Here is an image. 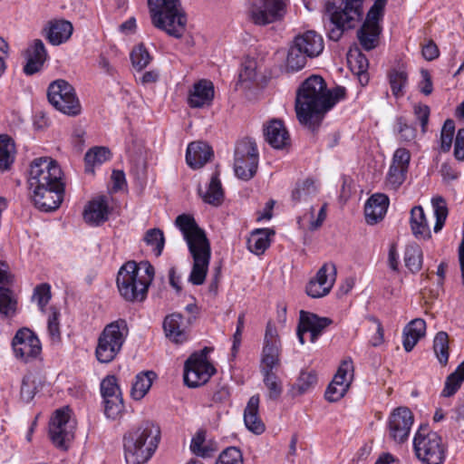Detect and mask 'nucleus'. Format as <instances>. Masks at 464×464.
I'll return each mask as SVG.
<instances>
[{
    "label": "nucleus",
    "mask_w": 464,
    "mask_h": 464,
    "mask_svg": "<svg viewBox=\"0 0 464 464\" xmlns=\"http://www.w3.org/2000/svg\"><path fill=\"white\" fill-rule=\"evenodd\" d=\"M144 241L152 247L156 256H160L164 247V235L159 228L149 229L145 236Z\"/></svg>",
    "instance_id": "nucleus-50"
},
{
    "label": "nucleus",
    "mask_w": 464,
    "mask_h": 464,
    "mask_svg": "<svg viewBox=\"0 0 464 464\" xmlns=\"http://www.w3.org/2000/svg\"><path fill=\"white\" fill-rule=\"evenodd\" d=\"M110 158L111 151L105 147H94L89 150L84 157L86 171L92 172V167L95 165H101L110 160Z\"/></svg>",
    "instance_id": "nucleus-43"
},
{
    "label": "nucleus",
    "mask_w": 464,
    "mask_h": 464,
    "mask_svg": "<svg viewBox=\"0 0 464 464\" xmlns=\"http://www.w3.org/2000/svg\"><path fill=\"white\" fill-rule=\"evenodd\" d=\"M44 32V36L50 44L60 45L70 39L73 26L71 22L64 19L53 20L49 22Z\"/></svg>",
    "instance_id": "nucleus-24"
},
{
    "label": "nucleus",
    "mask_w": 464,
    "mask_h": 464,
    "mask_svg": "<svg viewBox=\"0 0 464 464\" xmlns=\"http://www.w3.org/2000/svg\"><path fill=\"white\" fill-rule=\"evenodd\" d=\"M215 95L214 84L208 80H199L195 82L188 95V104L190 108L198 109L211 105Z\"/></svg>",
    "instance_id": "nucleus-20"
},
{
    "label": "nucleus",
    "mask_w": 464,
    "mask_h": 464,
    "mask_svg": "<svg viewBox=\"0 0 464 464\" xmlns=\"http://www.w3.org/2000/svg\"><path fill=\"white\" fill-rule=\"evenodd\" d=\"M151 60L152 57L143 44L136 45L130 53L132 66L139 72L146 68Z\"/></svg>",
    "instance_id": "nucleus-46"
},
{
    "label": "nucleus",
    "mask_w": 464,
    "mask_h": 464,
    "mask_svg": "<svg viewBox=\"0 0 464 464\" xmlns=\"http://www.w3.org/2000/svg\"><path fill=\"white\" fill-rule=\"evenodd\" d=\"M309 57L306 55L300 48H298L295 44H292L289 49L287 60H286V67L288 71L297 72L303 69L306 63V59Z\"/></svg>",
    "instance_id": "nucleus-47"
},
{
    "label": "nucleus",
    "mask_w": 464,
    "mask_h": 464,
    "mask_svg": "<svg viewBox=\"0 0 464 464\" xmlns=\"http://www.w3.org/2000/svg\"><path fill=\"white\" fill-rule=\"evenodd\" d=\"M397 130L400 139L403 141H411L416 136V130L410 126L402 117L397 119Z\"/></svg>",
    "instance_id": "nucleus-61"
},
{
    "label": "nucleus",
    "mask_w": 464,
    "mask_h": 464,
    "mask_svg": "<svg viewBox=\"0 0 464 464\" xmlns=\"http://www.w3.org/2000/svg\"><path fill=\"white\" fill-rule=\"evenodd\" d=\"M263 382L267 389V398L271 401H277L283 393V383L279 377L273 371L262 370Z\"/></svg>",
    "instance_id": "nucleus-39"
},
{
    "label": "nucleus",
    "mask_w": 464,
    "mask_h": 464,
    "mask_svg": "<svg viewBox=\"0 0 464 464\" xmlns=\"http://www.w3.org/2000/svg\"><path fill=\"white\" fill-rule=\"evenodd\" d=\"M336 278V267L333 263H326L318 270L314 280L323 285L326 292H330Z\"/></svg>",
    "instance_id": "nucleus-45"
},
{
    "label": "nucleus",
    "mask_w": 464,
    "mask_h": 464,
    "mask_svg": "<svg viewBox=\"0 0 464 464\" xmlns=\"http://www.w3.org/2000/svg\"><path fill=\"white\" fill-rule=\"evenodd\" d=\"M52 297L50 285L44 283L34 288L33 299L37 302L41 311H44L46 304Z\"/></svg>",
    "instance_id": "nucleus-59"
},
{
    "label": "nucleus",
    "mask_w": 464,
    "mask_h": 464,
    "mask_svg": "<svg viewBox=\"0 0 464 464\" xmlns=\"http://www.w3.org/2000/svg\"><path fill=\"white\" fill-rule=\"evenodd\" d=\"M12 347L15 357L25 362L37 358L42 352L39 338L26 327L16 332L12 341Z\"/></svg>",
    "instance_id": "nucleus-15"
},
{
    "label": "nucleus",
    "mask_w": 464,
    "mask_h": 464,
    "mask_svg": "<svg viewBox=\"0 0 464 464\" xmlns=\"http://www.w3.org/2000/svg\"><path fill=\"white\" fill-rule=\"evenodd\" d=\"M256 65L255 61H246L242 64V68L239 72V82L241 84H245L246 88L250 87V85L256 81Z\"/></svg>",
    "instance_id": "nucleus-54"
},
{
    "label": "nucleus",
    "mask_w": 464,
    "mask_h": 464,
    "mask_svg": "<svg viewBox=\"0 0 464 464\" xmlns=\"http://www.w3.org/2000/svg\"><path fill=\"white\" fill-rule=\"evenodd\" d=\"M109 217V207L105 197L91 200L83 211L84 221L92 226L104 223Z\"/></svg>",
    "instance_id": "nucleus-27"
},
{
    "label": "nucleus",
    "mask_w": 464,
    "mask_h": 464,
    "mask_svg": "<svg viewBox=\"0 0 464 464\" xmlns=\"http://www.w3.org/2000/svg\"><path fill=\"white\" fill-rule=\"evenodd\" d=\"M346 94L344 87L333 90L327 88L325 81L319 75L307 78L297 90L295 99L296 117L302 125L315 130L325 113Z\"/></svg>",
    "instance_id": "nucleus-1"
},
{
    "label": "nucleus",
    "mask_w": 464,
    "mask_h": 464,
    "mask_svg": "<svg viewBox=\"0 0 464 464\" xmlns=\"http://www.w3.org/2000/svg\"><path fill=\"white\" fill-rule=\"evenodd\" d=\"M258 167V151L256 144L250 140H243L235 150L234 169L237 178L249 180L254 177Z\"/></svg>",
    "instance_id": "nucleus-11"
},
{
    "label": "nucleus",
    "mask_w": 464,
    "mask_h": 464,
    "mask_svg": "<svg viewBox=\"0 0 464 464\" xmlns=\"http://www.w3.org/2000/svg\"><path fill=\"white\" fill-rule=\"evenodd\" d=\"M431 205L436 218L434 232L438 233L442 229L449 214L447 203L443 197L436 196L431 198Z\"/></svg>",
    "instance_id": "nucleus-44"
},
{
    "label": "nucleus",
    "mask_w": 464,
    "mask_h": 464,
    "mask_svg": "<svg viewBox=\"0 0 464 464\" xmlns=\"http://www.w3.org/2000/svg\"><path fill=\"white\" fill-rule=\"evenodd\" d=\"M128 333L125 320L120 319L107 324L98 338L95 350L97 360L102 363L112 362L121 352Z\"/></svg>",
    "instance_id": "nucleus-7"
},
{
    "label": "nucleus",
    "mask_w": 464,
    "mask_h": 464,
    "mask_svg": "<svg viewBox=\"0 0 464 464\" xmlns=\"http://www.w3.org/2000/svg\"><path fill=\"white\" fill-rule=\"evenodd\" d=\"M16 300L13 297L9 288L0 286V314L11 317L16 311Z\"/></svg>",
    "instance_id": "nucleus-49"
},
{
    "label": "nucleus",
    "mask_w": 464,
    "mask_h": 464,
    "mask_svg": "<svg viewBox=\"0 0 464 464\" xmlns=\"http://www.w3.org/2000/svg\"><path fill=\"white\" fill-rule=\"evenodd\" d=\"M160 441V429L150 420L140 423L123 436L124 458L127 464L147 463Z\"/></svg>",
    "instance_id": "nucleus-3"
},
{
    "label": "nucleus",
    "mask_w": 464,
    "mask_h": 464,
    "mask_svg": "<svg viewBox=\"0 0 464 464\" xmlns=\"http://www.w3.org/2000/svg\"><path fill=\"white\" fill-rule=\"evenodd\" d=\"M154 277V267L146 265L145 275L135 261L126 262L119 270L116 279L121 296L128 302L143 301Z\"/></svg>",
    "instance_id": "nucleus-5"
},
{
    "label": "nucleus",
    "mask_w": 464,
    "mask_h": 464,
    "mask_svg": "<svg viewBox=\"0 0 464 464\" xmlns=\"http://www.w3.org/2000/svg\"><path fill=\"white\" fill-rule=\"evenodd\" d=\"M464 381V377L460 375H457L454 372L450 373L445 382V386L442 391V395L444 397H450L457 392V391L460 388L462 382Z\"/></svg>",
    "instance_id": "nucleus-60"
},
{
    "label": "nucleus",
    "mask_w": 464,
    "mask_h": 464,
    "mask_svg": "<svg viewBox=\"0 0 464 464\" xmlns=\"http://www.w3.org/2000/svg\"><path fill=\"white\" fill-rule=\"evenodd\" d=\"M156 376L157 375L153 371L141 372L138 373L131 386V397L136 401L141 400L150 391Z\"/></svg>",
    "instance_id": "nucleus-33"
},
{
    "label": "nucleus",
    "mask_w": 464,
    "mask_h": 464,
    "mask_svg": "<svg viewBox=\"0 0 464 464\" xmlns=\"http://www.w3.org/2000/svg\"><path fill=\"white\" fill-rule=\"evenodd\" d=\"M413 424L412 412L406 407L395 409L389 417L390 438L396 443H403L409 438Z\"/></svg>",
    "instance_id": "nucleus-17"
},
{
    "label": "nucleus",
    "mask_w": 464,
    "mask_h": 464,
    "mask_svg": "<svg viewBox=\"0 0 464 464\" xmlns=\"http://www.w3.org/2000/svg\"><path fill=\"white\" fill-rule=\"evenodd\" d=\"M152 24L169 36L181 38L187 16L179 0H148Z\"/></svg>",
    "instance_id": "nucleus-4"
},
{
    "label": "nucleus",
    "mask_w": 464,
    "mask_h": 464,
    "mask_svg": "<svg viewBox=\"0 0 464 464\" xmlns=\"http://www.w3.org/2000/svg\"><path fill=\"white\" fill-rule=\"evenodd\" d=\"M353 376V362L351 360L343 361L333 381L325 391V399L330 402H335L341 400L348 391Z\"/></svg>",
    "instance_id": "nucleus-16"
},
{
    "label": "nucleus",
    "mask_w": 464,
    "mask_h": 464,
    "mask_svg": "<svg viewBox=\"0 0 464 464\" xmlns=\"http://www.w3.org/2000/svg\"><path fill=\"white\" fill-rule=\"evenodd\" d=\"M433 351L440 363L445 366L449 361V335L446 332L437 333L433 341Z\"/></svg>",
    "instance_id": "nucleus-41"
},
{
    "label": "nucleus",
    "mask_w": 464,
    "mask_h": 464,
    "mask_svg": "<svg viewBox=\"0 0 464 464\" xmlns=\"http://www.w3.org/2000/svg\"><path fill=\"white\" fill-rule=\"evenodd\" d=\"M408 169L395 165H391L388 175L387 183L393 189H397L405 180Z\"/></svg>",
    "instance_id": "nucleus-58"
},
{
    "label": "nucleus",
    "mask_w": 464,
    "mask_h": 464,
    "mask_svg": "<svg viewBox=\"0 0 464 464\" xmlns=\"http://www.w3.org/2000/svg\"><path fill=\"white\" fill-rule=\"evenodd\" d=\"M48 57L44 44L40 39H35L25 51L26 63L24 66V72L26 75H33L40 72Z\"/></svg>",
    "instance_id": "nucleus-21"
},
{
    "label": "nucleus",
    "mask_w": 464,
    "mask_h": 464,
    "mask_svg": "<svg viewBox=\"0 0 464 464\" xmlns=\"http://www.w3.org/2000/svg\"><path fill=\"white\" fill-rule=\"evenodd\" d=\"M384 7L385 5L374 1L372 6L367 13L366 19L363 22V24H368V25H380L379 21L382 19L383 15Z\"/></svg>",
    "instance_id": "nucleus-62"
},
{
    "label": "nucleus",
    "mask_w": 464,
    "mask_h": 464,
    "mask_svg": "<svg viewBox=\"0 0 464 464\" xmlns=\"http://www.w3.org/2000/svg\"><path fill=\"white\" fill-rule=\"evenodd\" d=\"M201 196L203 200L208 204L219 206L222 203L224 198V192L218 172L213 174L207 191Z\"/></svg>",
    "instance_id": "nucleus-37"
},
{
    "label": "nucleus",
    "mask_w": 464,
    "mask_h": 464,
    "mask_svg": "<svg viewBox=\"0 0 464 464\" xmlns=\"http://www.w3.org/2000/svg\"><path fill=\"white\" fill-rule=\"evenodd\" d=\"M455 132V122L451 119L445 121L440 131V150L448 152L452 145L453 136Z\"/></svg>",
    "instance_id": "nucleus-53"
},
{
    "label": "nucleus",
    "mask_w": 464,
    "mask_h": 464,
    "mask_svg": "<svg viewBox=\"0 0 464 464\" xmlns=\"http://www.w3.org/2000/svg\"><path fill=\"white\" fill-rule=\"evenodd\" d=\"M259 401L258 395L251 396L244 411L246 427L256 434H261L265 431V424L258 414Z\"/></svg>",
    "instance_id": "nucleus-29"
},
{
    "label": "nucleus",
    "mask_w": 464,
    "mask_h": 464,
    "mask_svg": "<svg viewBox=\"0 0 464 464\" xmlns=\"http://www.w3.org/2000/svg\"><path fill=\"white\" fill-rule=\"evenodd\" d=\"M381 31L382 29L380 25H368V24H362L357 33V35L359 42L364 50L370 51L378 45Z\"/></svg>",
    "instance_id": "nucleus-35"
},
{
    "label": "nucleus",
    "mask_w": 464,
    "mask_h": 464,
    "mask_svg": "<svg viewBox=\"0 0 464 464\" xmlns=\"http://www.w3.org/2000/svg\"><path fill=\"white\" fill-rule=\"evenodd\" d=\"M71 410L64 407L56 410L51 420L49 434L53 443L61 449H66L67 444L74 438L75 420L71 419Z\"/></svg>",
    "instance_id": "nucleus-13"
},
{
    "label": "nucleus",
    "mask_w": 464,
    "mask_h": 464,
    "mask_svg": "<svg viewBox=\"0 0 464 464\" xmlns=\"http://www.w3.org/2000/svg\"><path fill=\"white\" fill-rule=\"evenodd\" d=\"M217 370L205 354H191L184 364V382L189 388H198L206 384Z\"/></svg>",
    "instance_id": "nucleus-12"
},
{
    "label": "nucleus",
    "mask_w": 464,
    "mask_h": 464,
    "mask_svg": "<svg viewBox=\"0 0 464 464\" xmlns=\"http://www.w3.org/2000/svg\"><path fill=\"white\" fill-rule=\"evenodd\" d=\"M388 77L392 94L396 98L402 97L405 93L404 88L408 82L407 72L403 70L393 69L389 72Z\"/></svg>",
    "instance_id": "nucleus-40"
},
{
    "label": "nucleus",
    "mask_w": 464,
    "mask_h": 464,
    "mask_svg": "<svg viewBox=\"0 0 464 464\" xmlns=\"http://www.w3.org/2000/svg\"><path fill=\"white\" fill-rule=\"evenodd\" d=\"M389 206V198L381 193L372 195L366 202L364 214L366 222L369 225H374L381 221L387 211Z\"/></svg>",
    "instance_id": "nucleus-26"
},
{
    "label": "nucleus",
    "mask_w": 464,
    "mask_h": 464,
    "mask_svg": "<svg viewBox=\"0 0 464 464\" xmlns=\"http://www.w3.org/2000/svg\"><path fill=\"white\" fill-rule=\"evenodd\" d=\"M333 321L328 317H320L315 314L300 311L299 324L297 326V337L301 344L304 343V334H311V342L314 343L322 334L323 331L329 326Z\"/></svg>",
    "instance_id": "nucleus-18"
},
{
    "label": "nucleus",
    "mask_w": 464,
    "mask_h": 464,
    "mask_svg": "<svg viewBox=\"0 0 464 464\" xmlns=\"http://www.w3.org/2000/svg\"><path fill=\"white\" fill-rule=\"evenodd\" d=\"M405 266L412 272L420 270L422 265V251L417 244L407 246L404 253Z\"/></svg>",
    "instance_id": "nucleus-42"
},
{
    "label": "nucleus",
    "mask_w": 464,
    "mask_h": 464,
    "mask_svg": "<svg viewBox=\"0 0 464 464\" xmlns=\"http://www.w3.org/2000/svg\"><path fill=\"white\" fill-rule=\"evenodd\" d=\"M188 322L178 313L167 315L163 322V329L166 336L176 343H181L188 339Z\"/></svg>",
    "instance_id": "nucleus-23"
},
{
    "label": "nucleus",
    "mask_w": 464,
    "mask_h": 464,
    "mask_svg": "<svg viewBox=\"0 0 464 464\" xmlns=\"http://www.w3.org/2000/svg\"><path fill=\"white\" fill-rule=\"evenodd\" d=\"M104 400V413L112 420L118 418L124 409L123 400L121 396H112Z\"/></svg>",
    "instance_id": "nucleus-52"
},
{
    "label": "nucleus",
    "mask_w": 464,
    "mask_h": 464,
    "mask_svg": "<svg viewBox=\"0 0 464 464\" xmlns=\"http://www.w3.org/2000/svg\"><path fill=\"white\" fill-rule=\"evenodd\" d=\"M212 149L205 142L195 141L188 144L186 161L192 169L203 167L212 157Z\"/></svg>",
    "instance_id": "nucleus-28"
},
{
    "label": "nucleus",
    "mask_w": 464,
    "mask_h": 464,
    "mask_svg": "<svg viewBox=\"0 0 464 464\" xmlns=\"http://www.w3.org/2000/svg\"><path fill=\"white\" fill-rule=\"evenodd\" d=\"M430 107L424 104H416L414 106V114L416 118L420 121L421 126V131L423 133L427 130V126L429 123L430 117Z\"/></svg>",
    "instance_id": "nucleus-63"
},
{
    "label": "nucleus",
    "mask_w": 464,
    "mask_h": 464,
    "mask_svg": "<svg viewBox=\"0 0 464 464\" xmlns=\"http://www.w3.org/2000/svg\"><path fill=\"white\" fill-rule=\"evenodd\" d=\"M15 145L14 140L8 136L0 135V173L10 169L14 161Z\"/></svg>",
    "instance_id": "nucleus-34"
},
{
    "label": "nucleus",
    "mask_w": 464,
    "mask_h": 464,
    "mask_svg": "<svg viewBox=\"0 0 464 464\" xmlns=\"http://www.w3.org/2000/svg\"><path fill=\"white\" fill-rule=\"evenodd\" d=\"M411 228L417 239H428L430 237V230L422 207L416 206L411 210Z\"/></svg>",
    "instance_id": "nucleus-31"
},
{
    "label": "nucleus",
    "mask_w": 464,
    "mask_h": 464,
    "mask_svg": "<svg viewBox=\"0 0 464 464\" xmlns=\"http://www.w3.org/2000/svg\"><path fill=\"white\" fill-rule=\"evenodd\" d=\"M59 316V311L55 307H51L47 321V328L49 336L53 342H59L61 340Z\"/></svg>",
    "instance_id": "nucleus-55"
},
{
    "label": "nucleus",
    "mask_w": 464,
    "mask_h": 464,
    "mask_svg": "<svg viewBox=\"0 0 464 464\" xmlns=\"http://www.w3.org/2000/svg\"><path fill=\"white\" fill-rule=\"evenodd\" d=\"M413 448L417 458L425 464H442L446 447L441 437L428 427H420L413 439Z\"/></svg>",
    "instance_id": "nucleus-8"
},
{
    "label": "nucleus",
    "mask_w": 464,
    "mask_h": 464,
    "mask_svg": "<svg viewBox=\"0 0 464 464\" xmlns=\"http://www.w3.org/2000/svg\"><path fill=\"white\" fill-rule=\"evenodd\" d=\"M205 440L206 432L204 430H198L191 440V451L196 455L203 458L210 457L213 450L210 447L205 445Z\"/></svg>",
    "instance_id": "nucleus-51"
},
{
    "label": "nucleus",
    "mask_w": 464,
    "mask_h": 464,
    "mask_svg": "<svg viewBox=\"0 0 464 464\" xmlns=\"http://www.w3.org/2000/svg\"><path fill=\"white\" fill-rule=\"evenodd\" d=\"M316 382L317 376L314 372H302L296 382L293 386L294 394L302 395L307 392L308 391L314 387Z\"/></svg>",
    "instance_id": "nucleus-48"
},
{
    "label": "nucleus",
    "mask_w": 464,
    "mask_h": 464,
    "mask_svg": "<svg viewBox=\"0 0 464 464\" xmlns=\"http://www.w3.org/2000/svg\"><path fill=\"white\" fill-rule=\"evenodd\" d=\"M293 44L300 48L309 58L318 56L324 48L323 37L312 30L295 36Z\"/></svg>",
    "instance_id": "nucleus-25"
},
{
    "label": "nucleus",
    "mask_w": 464,
    "mask_h": 464,
    "mask_svg": "<svg viewBox=\"0 0 464 464\" xmlns=\"http://www.w3.org/2000/svg\"><path fill=\"white\" fill-rule=\"evenodd\" d=\"M216 464H243L242 453L236 447H228L220 453Z\"/></svg>",
    "instance_id": "nucleus-56"
},
{
    "label": "nucleus",
    "mask_w": 464,
    "mask_h": 464,
    "mask_svg": "<svg viewBox=\"0 0 464 464\" xmlns=\"http://www.w3.org/2000/svg\"><path fill=\"white\" fill-rule=\"evenodd\" d=\"M285 0H255L249 9L253 23L266 25L283 18L285 14Z\"/></svg>",
    "instance_id": "nucleus-14"
},
{
    "label": "nucleus",
    "mask_w": 464,
    "mask_h": 464,
    "mask_svg": "<svg viewBox=\"0 0 464 464\" xmlns=\"http://www.w3.org/2000/svg\"><path fill=\"white\" fill-rule=\"evenodd\" d=\"M318 188L314 180L312 179H306L296 183V186L292 192V199L295 203L306 202L316 196Z\"/></svg>",
    "instance_id": "nucleus-36"
},
{
    "label": "nucleus",
    "mask_w": 464,
    "mask_h": 464,
    "mask_svg": "<svg viewBox=\"0 0 464 464\" xmlns=\"http://www.w3.org/2000/svg\"><path fill=\"white\" fill-rule=\"evenodd\" d=\"M362 2L359 0H340L339 6L332 2L325 4L324 9L329 14L333 25L328 33V37L331 40L338 41L344 30L355 27L362 16Z\"/></svg>",
    "instance_id": "nucleus-6"
},
{
    "label": "nucleus",
    "mask_w": 464,
    "mask_h": 464,
    "mask_svg": "<svg viewBox=\"0 0 464 464\" xmlns=\"http://www.w3.org/2000/svg\"><path fill=\"white\" fill-rule=\"evenodd\" d=\"M279 346L280 344L275 343L264 344L260 364V372H262V370L271 372L274 370V368L279 366Z\"/></svg>",
    "instance_id": "nucleus-38"
},
{
    "label": "nucleus",
    "mask_w": 464,
    "mask_h": 464,
    "mask_svg": "<svg viewBox=\"0 0 464 464\" xmlns=\"http://www.w3.org/2000/svg\"><path fill=\"white\" fill-rule=\"evenodd\" d=\"M275 232L269 228L254 230L247 239V248L256 255H262L270 246V237Z\"/></svg>",
    "instance_id": "nucleus-32"
},
{
    "label": "nucleus",
    "mask_w": 464,
    "mask_h": 464,
    "mask_svg": "<svg viewBox=\"0 0 464 464\" xmlns=\"http://www.w3.org/2000/svg\"><path fill=\"white\" fill-rule=\"evenodd\" d=\"M63 172L55 160L48 157L37 158L30 166L28 183L30 189L63 184Z\"/></svg>",
    "instance_id": "nucleus-10"
},
{
    "label": "nucleus",
    "mask_w": 464,
    "mask_h": 464,
    "mask_svg": "<svg viewBox=\"0 0 464 464\" xmlns=\"http://www.w3.org/2000/svg\"><path fill=\"white\" fill-rule=\"evenodd\" d=\"M266 141L276 150H282L290 145V136L284 122L277 119L269 121L264 126Z\"/></svg>",
    "instance_id": "nucleus-22"
},
{
    "label": "nucleus",
    "mask_w": 464,
    "mask_h": 464,
    "mask_svg": "<svg viewBox=\"0 0 464 464\" xmlns=\"http://www.w3.org/2000/svg\"><path fill=\"white\" fill-rule=\"evenodd\" d=\"M101 392L103 399L111 398L112 396H121V392L117 383V379L113 375L105 377L101 382Z\"/></svg>",
    "instance_id": "nucleus-57"
},
{
    "label": "nucleus",
    "mask_w": 464,
    "mask_h": 464,
    "mask_svg": "<svg viewBox=\"0 0 464 464\" xmlns=\"http://www.w3.org/2000/svg\"><path fill=\"white\" fill-rule=\"evenodd\" d=\"M49 102L59 111L76 116L81 112V104L74 88L65 80L52 82L47 89Z\"/></svg>",
    "instance_id": "nucleus-9"
},
{
    "label": "nucleus",
    "mask_w": 464,
    "mask_h": 464,
    "mask_svg": "<svg viewBox=\"0 0 464 464\" xmlns=\"http://www.w3.org/2000/svg\"><path fill=\"white\" fill-rule=\"evenodd\" d=\"M175 226L181 231L193 257V266L188 281L200 285L205 282L211 256L210 243L205 231L198 227L189 214L179 215Z\"/></svg>",
    "instance_id": "nucleus-2"
},
{
    "label": "nucleus",
    "mask_w": 464,
    "mask_h": 464,
    "mask_svg": "<svg viewBox=\"0 0 464 464\" xmlns=\"http://www.w3.org/2000/svg\"><path fill=\"white\" fill-rule=\"evenodd\" d=\"M32 190L35 207L42 211L51 212L56 210L63 199L64 184Z\"/></svg>",
    "instance_id": "nucleus-19"
},
{
    "label": "nucleus",
    "mask_w": 464,
    "mask_h": 464,
    "mask_svg": "<svg viewBox=\"0 0 464 464\" xmlns=\"http://www.w3.org/2000/svg\"><path fill=\"white\" fill-rule=\"evenodd\" d=\"M426 322L423 319L416 318L411 320L403 330V348L411 352L417 343L425 335Z\"/></svg>",
    "instance_id": "nucleus-30"
},
{
    "label": "nucleus",
    "mask_w": 464,
    "mask_h": 464,
    "mask_svg": "<svg viewBox=\"0 0 464 464\" xmlns=\"http://www.w3.org/2000/svg\"><path fill=\"white\" fill-rule=\"evenodd\" d=\"M454 157L457 160L464 161V128L457 132L454 143Z\"/></svg>",
    "instance_id": "nucleus-64"
}]
</instances>
